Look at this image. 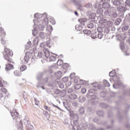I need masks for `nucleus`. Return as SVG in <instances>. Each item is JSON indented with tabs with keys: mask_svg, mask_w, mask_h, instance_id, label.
<instances>
[{
	"mask_svg": "<svg viewBox=\"0 0 130 130\" xmlns=\"http://www.w3.org/2000/svg\"><path fill=\"white\" fill-rule=\"evenodd\" d=\"M80 102H81V103H83V102H85V101H86V98L82 96L81 98V100H80Z\"/></svg>",
	"mask_w": 130,
	"mask_h": 130,
	"instance_id": "49",
	"label": "nucleus"
},
{
	"mask_svg": "<svg viewBox=\"0 0 130 130\" xmlns=\"http://www.w3.org/2000/svg\"><path fill=\"white\" fill-rule=\"evenodd\" d=\"M75 76H76V73H71L70 74V79H71V80H73V79H74V78H75Z\"/></svg>",
	"mask_w": 130,
	"mask_h": 130,
	"instance_id": "46",
	"label": "nucleus"
},
{
	"mask_svg": "<svg viewBox=\"0 0 130 130\" xmlns=\"http://www.w3.org/2000/svg\"><path fill=\"white\" fill-rule=\"evenodd\" d=\"M116 81L117 82V84H113V87L114 89H117V87H116V86H123L122 82L120 81L118 79H116Z\"/></svg>",
	"mask_w": 130,
	"mask_h": 130,
	"instance_id": "10",
	"label": "nucleus"
},
{
	"mask_svg": "<svg viewBox=\"0 0 130 130\" xmlns=\"http://www.w3.org/2000/svg\"><path fill=\"white\" fill-rule=\"evenodd\" d=\"M116 11L117 12H119L120 13H125L127 10L126 9V8L125 7V6H120L119 7H117L116 8Z\"/></svg>",
	"mask_w": 130,
	"mask_h": 130,
	"instance_id": "5",
	"label": "nucleus"
},
{
	"mask_svg": "<svg viewBox=\"0 0 130 130\" xmlns=\"http://www.w3.org/2000/svg\"><path fill=\"white\" fill-rule=\"evenodd\" d=\"M17 129L18 130H22L23 129V123H22V120H20L19 124H17Z\"/></svg>",
	"mask_w": 130,
	"mask_h": 130,
	"instance_id": "15",
	"label": "nucleus"
},
{
	"mask_svg": "<svg viewBox=\"0 0 130 130\" xmlns=\"http://www.w3.org/2000/svg\"><path fill=\"white\" fill-rule=\"evenodd\" d=\"M99 22L100 23V24H102V25L104 26V27H106L108 24L107 20L105 19H101V20H100Z\"/></svg>",
	"mask_w": 130,
	"mask_h": 130,
	"instance_id": "8",
	"label": "nucleus"
},
{
	"mask_svg": "<svg viewBox=\"0 0 130 130\" xmlns=\"http://www.w3.org/2000/svg\"><path fill=\"white\" fill-rule=\"evenodd\" d=\"M73 90L72 88H68V93H72L73 92Z\"/></svg>",
	"mask_w": 130,
	"mask_h": 130,
	"instance_id": "61",
	"label": "nucleus"
},
{
	"mask_svg": "<svg viewBox=\"0 0 130 130\" xmlns=\"http://www.w3.org/2000/svg\"><path fill=\"white\" fill-rule=\"evenodd\" d=\"M44 83H47L48 82V77H46L43 79Z\"/></svg>",
	"mask_w": 130,
	"mask_h": 130,
	"instance_id": "55",
	"label": "nucleus"
},
{
	"mask_svg": "<svg viewBox=\"0 0 130 130\" xmlns=\"http://www.w3.org/2000/svg\"><path fill=\"white\" fill-rule=\"evenodd\" d=\"M113 6L117 7L121 6V2L119 0H115L113 3Z\"/></svg>",
	"mask_w": 130,
	"mask_h": 130,
	"instance_id": "13",
	"label": "nucleus"
},
{
	"mask_svg": "<svg viewBox=\"0 0 130 130\" xmlns=\"http://www.w3.org/2000/svg\"><path fill=\"white\" fill-rule=\"evenodd\" d=\"M103 37V34H102V32H99L98 35V38H99V39H102Z\"/></svg>",
	"mask_w": 130,
	"mask_h": 130,
	"instance_id": "43",
	"label": "nucleus"
},
{
	"mask_svg": "<svg viewBox=\"0 0 130 130\" xmlns=\"http://www.w3.org/2000/svg\"><path fill=\"white\" fill-rule=\"evenodd\" d=\"M14 74L16 77H21V73H20L18 71H15Z\"/></svg>",
	"mask_w": 130,
	"mask_h": 130,
	"instance_id": "36",
	"label": "nucleus"
},
{
	"mask_svg": "<svg viewBox=\"0 0 130 130\" xmlns=\"http://www.w3.org/2000/svg\"><path fill=\"white\" fill-rule=\"evenodd\" d=\"M83 33L84 34H86L87 35H89L91 34V31L90 30L85 29V30H83Z\"/></svg>",
	"mask_w": 130,
	"mask_h": 130,
	"instance_id": "41",
	"label": "nucleus"
},
{
	"mask_svg": "<svg viewBox=\"0 0 130 130\" xmlns=\"http://www.w3.org/2000/svg\"><path fill=\"white\" fill-rule=\"evenodd\" d=\"M85 7L88 9H90V8H92V4H91V3H88L85 6Z\"/></svg>",
	"mask_w": 130,
	"mask_h": 130,
	"instance_id": "51",
	"label": "nucleus"
},
{
	"mask_svg": "<svg viewBox=\"0 0 130 130\" xmlns=\"http://www.w3.org/2000/svg\"><path fill=\"white\" fill-rule=\"evenodd\" d=\"M112 16H113V18H117V13H113Z\"/></svg>",
	"mask_w": 130,
	"mask_h": 130,
	"instance_id": "58",
	"label": "nucleus"
},
{
	"mask_svg": "<svg viewBox=\"0 0 130 130\" xmlns=\"http://www.w3.org/2000/svg\"><path fill=\"white\" fill-rule=\"evenodd\" d=\"M62 81L64 83H67V82H69V78L65 77L62 79Z\"/></svg>",
	"mask_w": 130,
	"mask_h": 130,
	"instance_id": "39",
	"label": "nucleus"
},
{
	"mask_svg": "<svg viewBox=\"0 0 130 130\" xmlns=\"http://www.w3.org/2000/svg\"><path fill=\"white\" fill-rule=\"evenodd\" d=\"M50 22L53 25H54L55 24V21H54V19H52V21H50Z\"/></svg>",
	"mask_w": 130,
	"mask_h": 130,
	"instance_id": "64",
	"label": "nucleus"
},
{
	"mask_svg": "<svg viewBox=\"0 0 130 130\" xmlns=\"http://www.w3.org/2000/svg\"><path fill=\"white\" fill-rule=\"evenodd\" d=\"M69 98L72 100H75V99H77V98H78V95L75 93H71L69 95Z\"/></svg>",
	"mask_w": 130,
	"mask_h": 130,
	"instance_id": "14",
	"label": "nucleus"
},
{
	"mask_svg": "<svg viewBox=\"0 0 130 130\" xmlns=\"http://www.w3.org/2000/svg\"><path fill=\"white\" fill-rule=\"evenodd\" d=\"M59 87L60 89H63L64 88V84L59 82L58 83Z\"/></svg>",
	"mask_w": 130,
	"mask_h": 130,
	"instance_id": "38",
	"label": "nucleus"
},
{
	"mask_svg": "<svg viewBox=\"0 0 130 130\" xmlns=\"http://www.w3.org/2000/svg\"><path fill=\"white\" fill-rule=\"evenodd\" d=\"M44 108H45V109H46V110H48V111H50V109L48 107L45 106L44 107Z\"/></svg>",
	"mask_w": 130,
	"mask_h": 130,
	"instance_id": "60",
	"label": "nucleus"
},
{
	"mask_svg": "<svg viewBox=\"0 0 130 130\" xmlns=\"http://www.w3.org/2000/svg\"><path fill=\"white\" fill-rule=\"evenodd\" d=\"M120 47L122 51H126V50H125V47H124V44L123 43L120 44Z\"/></svg>",
	"mask_w": 130,
	"mask_h": 130,
	"instance_id": "20",
	"label": "nucleus"
},
{
	"mask_svg": "<svg viewBox=\"0 0 130 130\" xmlns=\"http://www.w3.org/2000/svg\"><path fill=\"white\" fill-rule=\"evenodd\" d=\"M43 53L44 54H45V57H46V58H48V57H50V52H49L48 50H46V49H45L43 50Z\"/></svg>",
	"mask_w": 130,
	"mask_h": 130,
	"instance_id": "9",
	"label": "nucleus"
},
{
	"mask_svg": "<svg viewBox=\"0 0 130 130\" xmlns=\"http://www.w3.org/2000/svg\"><path fill=\"white\" fill-rule=\"evenodd\" d=\"M93 121L94 122H98V121H99V119H98L97 118H94L93 119Z\"/></svg>",
	"mask_w": 130,
	"mask_h": 130,
	"instance_id": "59",
	"label": "nucleus"
},
{
	"mask_svg": "<svg viewBox=\"0 0 130 130\" xmlns=\"http://www.w3.org/2000/svg\"><path fill=\"white\" fill-rule=\"evenodd\" d=\"M48 85L49 87H52V86H53V82H51L49 83Z\"/></svg>",
	"mask_w": 130,
	"mask_h": 130,
	"instance_id": "63",
	"label": "nucleus"
},
{
	"mask_svg": "<svg viewBox=\"0 0 130 130\" xmlns=\"http://www.w3.org/2000/svg\"><path fill=\"white\" fill-rule=\"evenodd\" d=\"M125 7L127 11H130V0H126L125 2Z\"/></svg>",
	"mask_w": 130,
	"mask_h": 130,
	"instance_id": "12",
	"label": "nucleus"
},
{
	"mask_svg": "<svg viewBox=\"0 0 130 130\" xmlns=\"http://www.w3.org/2000/svg\"><path fill=\"white\" fill-rule=\"evenodd\" d=\"M39 36L41 39H44V38H45V34H44L43 32H41L39 34Z\"/></svg>",
	"mask_w": 130,
	"mask_h": 130,
	"instance_id": "30",
	"label": "nucleus"
},
{
	"mask_svg": "<svg viewBox=\"0 0 130 130\" xmlns=\"http://www.w3.org/2000/svg\"><path fill=\"white\" fill-rule=\"evenodd\" d=\"M128 28H129V26H128V25H124L122 27V32H125V31L128 30Z\"/></svg>",
	"mask_w": 130,
	"mask_h": 130,
	"instance_id": "22",
	"label": "nucleus"
},
{
	"mask_svg": "<svg viewBox=\"0 0 130 130\" xmlns=\"http://www.w3.org/2000/svg\"><path fill=\"white\" fill-rule=\"evenodd\" d=\"M38 28L40 31H43L44 30V26H43L42 24H39L38 25Z\"/></svg>",
	"mask_w": 130,
	"mask_h": 130,
	"instance_id": "24",
	"label": "nucleus"
},
{
	"mask_svg": "<svg viewBox=\"0 0 130 130\" xmlns=\"http://www.w3.org/2000/svg\"><path fill=\"white\" fill-rule=\"evenodd\" d=\"M34 17L36 19H41L42 17H44L43 20H40V19H34L33 20V22L35 23L34 26L36 25V22H40V23H42L43 25H47V24H48V18H47V15L45 13H44V14H39L38 13H36L34 15Z\"/></svg>",
	"mask_w": 130,
	"mask_h": 130,
	"instance_id": "2",
	"label": "nucleus"
},
{
	"mask_svg": "<svg viewBox=\"0 0 130 130\" xmlns=\"http://www.w3.org/2000/svg\"><path fill=\"white\" fill-rule=\"evenodd\" d=\"M44 74H45V72H39L37 73L36 75V78L38 80V81H40L41 79H42V77H43Z\"/></svg>",
	"mask_w": 130,
	"mask_h": 130,
	"instance_id": "7",
	"label": "nucleus"
},
{
	"mask_svg": "<svg viewBox=\"0 0 130 130\" xmlns=\"http://www.w3.org/2000/svg\"><path fill=\"white\" fill-rule=\"evenodd\" d=\"M24 61L23 62L24 63H28V61L29 60V57L25 55L24 57Z\"/></svg>",
	"mask_w": 130,
	"mask_h": 130,
	"instance_id": "34",
	"label": "nucleus"
},
{
	"mask_svg": "<svg viewBox=\"0 0 130 130\" xmlns=\"http://www.w3.org/2000/svg\"><path fill=\"white\" fill-rule=\"evenodd\" d=\"M94 8L97 9L96 13H98L99 15L103 13V10H102V8H101V5H100V4L99 3H96L95 4Z\"/></svg>",
	"mask_w": 130,
	"mask_h": 130,
	"instance_id": "4",
	"label": "nucleus"
},
{
	"mask_svg": "<svg viewBox=\"0 0 130 130\" xmlns=\"http://www.w3.org/2000/svg\"><path fill=\"white\" fill-rule=\"evenodd\" d=\"M91 38H92V39H96V38H97V37L96 36V34H92Z\"/></svg>",
	"mask_w": 130,
	"mask_h": 130,
	"instance_id": "53",
	"label": "nucleus"
},
{
	"mask_svg": "<svg viewBox=\"0 0 130 130\" xmlns=\"http://www.w3.org/2000/svg\"><path fill=\"white\" fill-rule=\"evenodd\" d=\"M6 84H7V82L4 81L3 79L0 78V87H4Z\"/></svg>",
	"mask_w": 130,
	"mask_h": 130,
	"instance_id": "19",
	"label": "nucleus"
},
{
	"mask_svg": "<svg viewBox=\"0 0 130 130\" xmlns=\"http://www.w3.org/2000/svg\"><path fill=\"white\" fill-rule=\"evenodd\" d=\"M96 114L99 115V116H104V112L103 111H99L96 112Z\"/></svg>",
	"mask_w": 130,
	"mask_h": 130,
	"instance_id": "21",
	"label": "nucleus"
},
{
	"mask_svg": "<svg viewBox=\"0 0 130 130\" xmlns=\"http://www.w3.org/2000/svg\"><path fill=\"white\" fill-rule=\"evenodd\" d=\"M43 54H44L43 52H39L37 56V58H41L43 55Z\"/></svg>",
	"mask_w": 130,
	"mask_h": 130,
	"instance_id": "27",
	"label": "nucleus"
},
{
	"mask_svg": "<svg viewBox=\"0 0 130 130\" xmlns=\"http://www.w3.org/2000/svg\"><path fill=\"white\" fill-rule=\"evenodd\" d=\"M32 45V43H31V42H28L27 43L26 45H25V47L26 49H29L30 48V47H31V46Z\"/></svg>",
	"mask_w": 130,
	"mask_h": 130,
	"instance_id": "32",
	"label": "nucleus"
},
{
	"mask_svg": "<svg viewBox=\"0 0 130 130\" xmlns=\"http://www.w3.org/2000/svg\"><path fill=\"white\" fill-rule=\"evenodd\" d=\"M79 112L81 113V114H84L85 113V109H84V107H81L79 109Z\"/></svg>",
	"mask_w": 130,
	"mask_h": 130,
	"instance_id": "33",
	"label": "nucleus"
},
{
	"mask_svg": "<svg viewBox=\"0 0 130 130\" xmlns=\"http://www.w3.org/2000/svg\"><path fill=\"white\" fill-rule=\"evenodd\" d=\"M1 91L2 92V93H3L5 95H6V94H7V93L8 92V90H7L6 88H1Z\"/></svg>",
	"mask_w": 130,
	"mask_h": 130,
	"instance_id": "37",
	"label": "nucleus"
},
{
	"mask_svg": "<svg viewBox=\"0 0 130 130\" xmlns=\"http://www.w3.org/2000/svg\"><path fill=\"white\" fill-rule=\"evenodd\" d=\"M23 122L26 126H30L31 129H33L34 127L31 124H30V121H29V118L27 116H25L24 118Z\"/></svg>",
	"mask_w": 130,
	"mask_h": 130,
	"instance_id": "3",
	"label": "nucleus"
},
{
	"mask_svg": "<svg viewBox=\"0 0 130 130\" xmlns=\"http://www.w3.org/2000/svg\"><path fill=\"white\" fill-rule=\"evenodd\" d=\"M97 31L99 33H102V32L103 31V29L102 28V27H98L97 29Z\"/></svg>",
	"mask_w": 130,
	"mask_h": 130,
	"instance_id": "48",
	"label": "nucleus"
},
{
	"mask_svg": "<svg viewBox=\"0 0 130 130\" xmlns=\"http://www.w3.org/2000/svg\"><path fill=\"white\" fill-rule=\"evenodd\" d=\"M37 88H42V89H43V90L45 89V88L43 86H42V84H41V83H40V82L38 83V84H37Z\"/></svg>",
	"mask_w": 130,
	"mask_h": 130,
	"instance_id": "25",
	"label": "nucleus"
},
{
	"mask_svg": "<svg viewBox=\"0 0 130 130\" xmlns=\"http://www.w3.org/2000/svg\"><path fill=\"white\" fill-rule=\"evenodd\" d=\"M13 113L14 114V115L15 116H16L17 117H18V116H19V113H18V112H17V111H16V109H14L13 110V111L11 113V116L12 117H14V115H13Z\"/></svg>",
	"mask_w": 130,
	"mask_h": 130,
	"instance_id": "16",
	"label": "nucleus"
},
{
	"mask_svg": "<svg viewBox=\"0 0 130 130\" xmlns=\"http://www.w3.org/2000/svg\"><path fill=\"white\" fill-rule=\"evenodd\" d=\"M61 72L58 71L57 73H55V77H57V78H61Z\"/></svg>",
	"mask_w": 130,
	"mask_h": 130,
	"instance_id": "23",
	"label": "nucleus"
},
{
	"mask_svg": "<svg viewBox=\"0 0 130 130\" xmlns=\"http://www.w3.org/2000/svg\"><path fill=\"white\" fill-rule=\"evenodd\" d=\"M102 7L104 9H109L110 8V5L107 2H105L103 4Z\"/></svg>",
	"mask_w": 130,
	"mask_h": 130,
	"instance_id": "17",
	"label": "nucleus"
},
{
	"mask_svg": "<svg viewBox=\"0 0 130 130\" xmlns=\"http://www.w3.org/2000/svg\"><path fill=\"white\" fill-rule=\"evenodd\" d=\"M104 15L105 16H107L108 14H109V10H106L105 11H104Z\"/></svg>",
	"mask_w": 130,
	"mask_h": 130,
	"instance_id": "52",
	"label": "nucleus"
},
{
	"mask_svg": "<svg viewBox=\"0 0 130 130\" xmlns=\"http://www.w3.org/2000/svg\"><path fill=\"white\" fill-rule=\"evenodd\" d=\"M109 76L112 77H114L115 76V70L112 71L111 72H110Z\"/></svg>",
	"mask_w": 130,
	"mask_h": 130,
	"instance_id": "31",
	"label": "nucleus"
},
{
	"mask_svg": "<svg viewBox=\"0 0 130 130\" xmlns=\"http://www.w3.org/2000/svg\"><path fill=\"white\" fill-rule=\"evenodd\" d=\"M81 92H82V93H83V94H85V93H86V92H87V89L86 88H82L81 89Z\"/></svg>",
	"mask_w": 130,
	"mask_h": 130,
	"instance_id": "54",
	"label": "nucleus"
},
{
	"mask_svg": "<svg viewBox=\"0 0 130 130\" xmlns=\"http://www.w3.org/2000/svg\"><path fill=\"white\" fill-rule=\"evenodd\" d=\"M82 87V85L80 84H76L75 86H74V88L75 89V90H79L80 89V88Z\"/></svg>",
	"mask_w": 130,
	"mask_h": 130,
	"instance_id": "29",
	"label": "nucleus"
},
{
	"mask_svg": "<svg viewBox=\"0 0 130 130\" xmlns=\"http://www.w3.org/2000/svg\"><path fill=\"white\" fill-rule=\"evenodd\" d=\"M26 69H27V66L26 65H22L20 68V70L21 72H24Z\"/></svg>",
	"mask_w": 130,
	"mask_h": 130,
	"instance_id": "28",
	"label": "nucleus"
},
{
	"mask_svg": "<svg viewBox=\"0 0 130 130\" xmlns=\"http://www.w3.org/2000/svg\"><path fill=\"white\" fill-rule=\"evenodd\" d=\"M115 23L117 26H118V25H119V24H120V23H121V19H120V18L117 19L115 20Z\"/></svg>",
	"mask_w": 130,
	"mask_h": 130,
	"instance_id": "26",
	"label": "nucleus"
},
{
	"mask_svg": "<svg viewBox=\"0 0 130 130\" xmlns=\"http://www.w3.org/2000/svg\"><path fill=\"white\" fill-rule=\"evenodd\" d=\"M66 87H70V86H71L72 85V82L71 81H68L67 82H66V83L65 84Z\"/></svg>",
	"mask_w": 130,
	"mask_h": 130,
	"instance_id": "45",
	"label": "nucleus"
},
{
	"mask_svg": "<svg viewBox=\"0 0 130 130\" xmlns=\"http://www.w3.org/2000/svg\"><path fill=\"white\" fill-rule=\"evenodd\" d=\"M60 93V90H59V89L54 90V94H55L56 95H58V94H59Z\"/></svg>",
	"mask_w": 130,
	"mask_h": 130,
	"instance_id": "47",
	"label": "nucleus"
},
{
	"mask_svg": "<svg viewBox=\"0 0 130 130\" xmlns=\"http://www.w3.org/2000/svg\"><path fill=\"white\" fill-rule=\"evenodd\" d=\"M79 23H80V26H85V23L87 22L86 18H80L78 20Z\"/></svg>",
	"mask_w": 130,
	"mask_h": 130,
	"instance_id": "11",
	"label": "nucleus"
},
{
	"mask_svg": "<svg viewBox=\"0 0 130 130\" xmlns=\"http://www.w3.org/2000/svg\"><path fill=\"white\" fill-rule=\"evenodd\" d=\"M88 28H89V29H92V28L94 27V24L92 23H90L87 25Z\"/></svg>",
	"mask_w": 130,
	"mask_h": 130,
	"instance_id": "44",
	"label": "nucleus"
},
{
	"mask_svg": "<svg viewBox=\"0 0 130 130\" xmlns=\"http://www.w3.org/2000/svg\"><path fill=\"white\" fill-rule=\"evenodd\" d=\"M100 106L101 107H102V108H106V107H107L108 106L106 104L101 103L100 104Z\"/></svg>",
	"mask_w": 130,
	"mask_h": 130,
	"instance_id": "40",
	"label": "nucleus"
},
{
	"mask_svg": "<svg viewBox=\"0 0 130 130\" xmlns=\"http://www.w3.org/2000/svg\"><path fill=\"white\" fill-rule=\"evenodd\" d=\"M63 63V60H58L57 62V66H61Z\"/></svg>",
	"mask_w": 130,
	"mask_h": 130,
	"instance_id": "42",
	"label": "nucleus"
},
{
	"mask_svg": "<svg viewBox=\"0 0 130 130\" xmlns=\"http://www.w3.org/2000/svg\"><path fill=\"white\" fill-rule=\"evenodd\" d=\"M50 58V60H51V61H53L54 60H55V57L53 56H50L49 57Z\"/></svg>",
	"mask_w": 130,
	"mask_h": 130,
	"instance_id": "50",
	"label": "nucleus"
},
{
	"mask_svg": "<svg viewBox=\"0 0 130 130\" xmlns=\"http://www.w3.org/2000/svg\"><path fill=\"white\" fill-rule=\"evenodd\" d=\"M5 53L3 54L4 55L5 59L8 61V63L6 65V71H11L14 69V65L11 63H14L13 59L11 57L13 56V51L7 48L4 49Z\"/></svg>",
	"mask_w": 130,
	"mask_h": 130,
	"instance_id": "1",
	"label": "nucleus"
},
{
	"mask_svg": "<svg viewBox=\"0 0 130 130\" xmlns=\"http://www.w3.org/2000/svg\"><path fill=\"white\" fill-rule=\"evenodd\" d=\"M104 84L105 85L106 87H110V84L109 83L108 81L106 80H104Z\"/></svg>",
	"mask_w": 130,
	"mask_h": 130,
	"instance_id": "35",
	"label": "nucleus"
},
{
	"mask_svg": "<svg viewBox=\"0 0 130 130\" xmlns=\"http://www.w3.org/2000/svg\"><path fill=\"white\" fill-rule=\"evenodd\" d=\"M52 105H53V107H55V108H57L59 110H60V108H59L58 106H56V105H54L53 104H52Z\"/></svg>",
	"mask_w": 130,
	"mask_h": 130,
	"instance_id": "57",
	"label": "nucleus"
},
{
	"mask_svg": "<svg viewBox=\"0 0 130 130\" xmlns=\"http://www.w3.org/2000/svg\"><path fill=\"white\" fill-rule=\"evenodd\" d=\"M32 35L34 36H37V34H38V31H37V29L34 27L33 29H32Z\"/></svg>",
	"mask_w": 130,
	"mask_h": 130,
	"instance_id": "18",
	"label": "nucleus"
},
{
	"mask_svg": "<svg viewBox=\"0 0 130 130\" xmlns=\"http://www.w3.org/2000/svg\"><path fill=\"white\" fill-rule=\"evenodd\" d=\"M103 3H110V0H101Z\"/></svg>",
	"mask_w": 130,
	"mask_h": 130,
	"instance_id": "62",
	"label": "nucleus"
},
{
	"mask_svg": "<svg viewBox=\"0 0 130 130\" xmlns=\"http://www.w3.org/2000/svg\"><path fill=\"white\" fill-rule=\"evenodd\" d=\"M68 111L70 114V116L74 115L75 117H77V118L76 120L73 121L74 123H75L76 121H78L79 120V115L78 114H74V111L71 110H69Z\"/></svg>",
	"mask_w": 130,
	"mask_h": 130,
	"instance_id": "6",
	"label": "nucleus"
},
{
	"mask_svg": "<svg viewBox=\"0 0 130 130\" xmlns=\"http://www.w3.org/2000/svg\"><path fill=\"white\" fill-rule=\"evenodd\" d=\"M6 41L5 40V39H2L1 40V43L2 44H6Z\"/></svg>",
	"mask_w": 130,
	"mask_h": 130,
	"instance_id": "56",
	"label": "nucleus"
}]
</instances>
